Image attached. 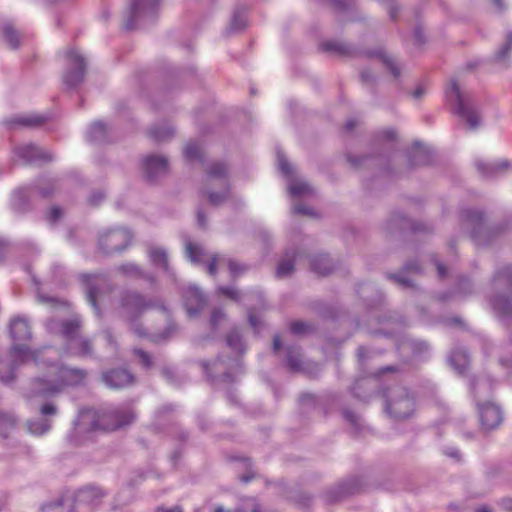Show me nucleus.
I'll use <instances>...</instances> for the list:
<instances>
[{
  "instance_id": "nucleus-1",
  "label": "nucleus",
  "mask_w": 512,
  "mask_h": 512,
  "mask_svg": "<svg viewBox=\"0 0 512 512\" xmlns=\"http://www.w3.org/2000/svg\"><path fill=\"white\" fill-rule=\"evenodd\" d=\"M10 334L14 343L8 360H0V381H11L14 378L15 369L30 362L42 370L41 375L31 382L30 397L50 398L60 393L66 386L78 385L85 379L86 374L83 370L51 363L50 349L42 348L32 351L22 343L31 339L32 336L27 319L22 317L13 319L10 323Z\"/></svg>"
},
{
  "instance_id": "nucleus-2",
  "label": "nucleus",
  "mask_w": 512,
  "mask_h": 512,
  "mask_svg": "<svg viewBox=\"0 0 512 512\" xmlns=\"http://www.w3.org/2000/svg\"><path fill=\"white\" fill-rule=\"evenodd\" d=\"M135 413L130 405L101 408L99 410L86 409L80 412L76 430L86 431H114L131 424Z\"/></svg>"
},
{
  "instance_id": "nucleus-3",
  "label": "nucleus",
  "mask_w": 512,
  "mask_h": 512,
  "mask_svg": "<svg viewBox=\"0 0 512 512\" xmlns=\"http://www.w3.org/2000/svg\"><path fill=\"white\" fill-rule=\"evenodd\" d=\"M185 252L187 258L192 263L205 264L210 275H215L217 269L227 267L232 276H237L243 269L237 262L229 260L221 255L209 254L202 246L191 241H187L185 243Z\"/></svg>"
},
{
  "instance_id": "nucleus-4",
  "label": "nucleus",
  "mask_w": 512,
  "mask_h": 512,
  "mask_svg": "<svg viewBox=\"0 0 512 512\" xmlns=\"http://www.w3.org/2000/svg\"><path fill=\"white\" fill-rule=\"evenodd\" d=\"M78 328V318H73L67 321L52 319L47 323V329L49 332L61 334L66 339L67 354L88 355L91 351L90 342L78 336Z\"/></svg>"
},
{
  "instance_id": "nucleus-5",
  "label": "nucleus",
  "mask_w": 512,
  "mask_h": 512,
  "mask_svg": "<svg viewBox=\"0 0 512 512\" xmlns=\"http://www.w3.org/2000/svg\"><path fill=\"white\" fill-rule=\"evenodd\" d=\"M445 98L455 113L466 121L470 128L475 129L480 123V117L473 103L455 80H451L445 89Z\"/></svg>"
},
{
  "instance_id": "nucleus-6",
  "label": "nucleus",
  "mask_w": 512,
  "mask_h": 512,
  "mask_svg": "<svg viewBox=\"0 0 512 512\" xmlns=\"http://www.w3.org/2000/svg\"><path fill=\"white\" fill-rule=\"evenodd\" d=\"M277 165L279 171L287 177V189L293 198H306L314 194L313 187L302 178L295 175L294 167L288 162L281 151H277Z\"/></svg>"
},
{
  "instance_id": "nucleus-7",
  "label": "nucleus",
  "mask_w": 512,
  "mask_h": 512,
  "mask_svg": "<svg viewBox=\"0 0 512 512\" xmlns=\"http://www.w3.org/2000/svg\"><path fill=\"white\" fill-rule=\"evenodd\" d=\"M386 410L396 419L409 417L414 411L413 398L403 387H396L391 392L385 394Z\"/></svg>"
},
{
  "instance_id": "nucleus-8",
  "label": "nucleus",
  "mask_w": 512,
  "mask_h": 512,
  "mask_svg": "<svg viewBox=\"0 0 512 512\" xmlns=\"http://www.w3.org/2000/svg\"><path fill=\"white\" fill-rule=\"evenodd\" d=\"M227 167L225 164L216 162L207 168V181L211 186L219 185L221 192L217 193L213 190L206 192L209 202L212 205L221 204L228 196L229 189L226 181Z\"/></svg>"
},
{
  "instance_id": "nucleus-9",
  "label": "nucleus",
  "mask_w": 512,
  "mask_h": 512,
  "mask_svg": "<svg viewBox=\"0 0 512 512\" xmlns=\"http://www.w3.org/2000/svg\"><path fill=\"white\" fill-rule=\"evenodd\" d=\"M204 370L211 378L221 377L224 381H233L234 375L242 372V363L239 357L227 361L217 359L213 363H205Z\"/></svg>"
},
{
  "instance_id": "nucleus-10",
  "label": "nucleus",
  "mask_w": 512,
  "mask_h": 512,
  "mask_svg": "<svg viewBox=\"0 0 512 512\" xmlns=\"http://www.w3.org/2000/svg\"><path fill=\"white\" fill-rule=\"evenodd\" d=\"M104 496L105 492L99 487H83L72 497L73 508L78 512H90L101 503Z\"/></svg>"
},
{
  "instance_id": "nucleus-11",
  "label": "nucleus",
  "mask_w": 512,
  "mask_h": 512,
  "mask_svg": "<svg viewBox=\"0 0 512 512\" xmlns=\"http://www.w3.org/2000/svg\"><path fill=\"white\" fill-rule=\"evenodd\" d=\"M151 306L153 303L145 301L141 295L127 292L121 298L120 313L125 319L134 322Z\"/></svg>"
},
{
  "instance_id": "nucleus-12",
  "label": "nucleus",
  "mask_w": 512,
  "mask_h": 512,
  "mask_svg": "<svg viewBox=\"0 0 512 512\" xmlns=\"http://www.w3.org/2000/svg\"><path fill=\"white\" fill-rule=\"evenodd\" d=\"M130 231L124 228L109 230L99 237V246L105 253L123 250L131 241Z\"/></svg>"
},
{
  "instance_id": "nucleus-13",
  "label": "nucleus",
  "mask_w": 512,
  "mask_h": 512,
  "mask_svg": "<svg viewBox=\"0 0 512 512\" xmlns=\"http://www.w3.org/2000/svg\"><path fill=\"white\" fill-rule=\"evenodd\" d=\"M160 0H134L130 7L126 28L131 29L138 21L152 18Z\"/></svg>"
},
{
  "instance_id": "nucleus-14",
  "label": "nucleus",
  "mask_w": 512,
  "mask_h": 512,
  "mask_svg": "<svg viewBox=\"0 0 512 512\" xmlns=\"http://www.w3.org/2000/svg\"><path fill=\"white\" fill-rule=\"evenodd\" d=\"M66 57L69 68L73 69V71H68L65 74L64 81L69 87H73L83 80L85 59L76 49H69Z\"/></svg>"
},
{
  "instance_id": "nucleus-15",
  "label": "nucleus",
  "mask_w": 512,
  "mask_h": 512,
  "mask_svg": "<svg viewBox=\"0 0 512 512\" xmlns=\"http://www.w3.org/2000/svg\"><path fill=\"white\" fill-rule=\"evenodd\" d=\"M14 155V161L22 163H38L52 160V155L50 153L33 144L18 146Z\"/></svg>"
},
{
  "instance_id": "nucleus-16",
  "label": "nucleus",
  "mask_w": 512,
  "mask_h": 512,
  "mask_svg": "<svg viewBox=\"0 0 512 512\" xmlns=\"http://www.w3.org/2000/svg\"><path fill=\"white\" fill-rule=\"evenodd\" d=\"M477 407L481 425L485 429H494L501 423L502 412L497 405L491 402L481 404L477 401Z\"/></svg>"
},
{
  "instance_id": "nucleus-17",
  "label": "nucleus",
  "mask_w": 512,
  "mask_h": 512,
  "mask_svg": "<svg viewBox=\"0 0 512 512\" xmlns=\"http://www.w3.org/2000/svg\"><path fill=\"white\" fill-rule=\"evenodd\" d=\"M184 303L187 314L196 317L206 306L207 301L204 295L196 286H189L184 294Z\"/></svg>"
},
{
  "instance_id": "nucleus-18",
  "label": "nucleus",
  "mask_w": 512,
  "mask_h": 512,
  "mask_svg": "<svg viewBox=\"0 0 512 512\" xmlns=\"http://www.w3.org/2000/svg\"><path fill=\"white\" fill-rule=\"evenodd\" d=\"M143 169L149 180H155L168 170V161L161 155H149L143 160Z\"/></svg>"
},
{
  "instance_id": "nucleus-19",
  "label": "nucleus",
  "mask_w": 512,
  "mask_h": 512,
  "mask_svg": "<svg viewBox=\"0 0 512 512\" xmlns=\"http://www.w3.org/2000/svg\"><path fill=\"white\" fill-rule=\"evenodd\" d=\"M104 383L110 388H123L130 385L134 377L125 369H115L106 372L102 376Z\"/></svg>"
},
{
  "instance_id": "nucleus-20",
  "label": "nucleus",
  "mask_w": 512,
  "mask_h": 512,
  "mask_svg": "<svg viewBox=\"0 0 512 512\" xmlns=\"http://www.w3.org/2000/svg\"><path fill=\"white\" fill-rule=\"evenodd\" d=\"M475 165L479 172L486 177H494L509 167V162L505 159L495 161L477 160Z\"/></svg>"
},
{
  "instance_id": "nucleus-21",
  "label": "nucleus",
  "mask_w": 512,
  "mask_h": 512,
  "mask_svg": "<svg viewBox=\"0 0 512 512\" xmlns=\"http://www.w3.org/2000/svg\"><path fill=\"white\" fill-rule=\"evenodd\" d=\"M73 510V501L70 495H62L41 506V512H72Z\"/></svg>"
},
{
  "instance_id": "nucleus-22",
  "label": "nucleus",
  "mask_w": 512,
  "mask_h": 512,
  "mask_svg": "<svg viewBox=\"0 0 512 512\" xmlns=\"http://www.w3.org/2000/svg\"><path fill=\"white\" fill-rule=\"evenodd\" d=\"M83 279L87 284V287H86L87 299H88L89 303L97 311L98 310L97 301L100 298L98 285L100 283H104L105 279H104V277L99 276V275H84Z\"/></svg>"
},
{
  "instance_id": "nucleus-23",
  "label": "nucleus",
  "mask_w": 512,
  "mask_h": 512,
  "mask_svg": "<svg viewBox=\"0 0 512 512\" xmlns=\"http://www.w3.org/2000/svg\"><path fill=\"white\" fill-rule=\"evenodd\" d=\"M148 255L154 266L172 275L168 262V254L164 248L151 247L148 250Z\"/></svg>"
},
{
  "instance_id": "nucleus-24",
  "label": "nucleus",
  "mask_w": 512,
  "mask_h": 512,
  "mask_svg": "<svg viewBox=\"0 0 512 512\" xmlns=\"http://www.w3.org/2000/svg\"><path fill=\"white\" fill-rule=\"evenodd\" d=\"M311 269L319 275H327L333 270V265L328 255L319 254L310 259Z\"/></svg>"
},
{
  "instance_id": "nucleus-25",
  "label": "nucleus",
  "mask_w": 512,
  "mask_h": 512,
  "mask_svg": "<svg viewBox=\"0 0 512 512\" xmlns=\"http://www.w3.org/2000/svg\"><path fill=\"white\" fill-rule=\"evenodd\" d=\"M108 128L102 121H97L91 124L87 131V138L91 142L102 143L107 140Z\"/></svg>"
},
{
  "instance_id": "nucleus-26",
  "label": "nucleus",
  "mask_w": 512,
  "mask_h": 512,
  "mask_svg": "<svg viewBox=\"0 0 512 512\" xmlns=\"http://www.w3.org/2000/svg\"><path fill=\"white\" fill-rule=\"evenodd\" d=\"M449 362L459 374H462L469 364V358L466 351L459 349L451 353Z\"/></svg>"
},
{
  "instance_id": "nucleus-27",
  "label": "nucleus",
  "mask_w": 512,
  "mask_h": 512,
  "mask_svg": "<svg viewBox=\"0 0 512 512\" xmlns=\"http://www.w3.org/2000/svg\"><path fill=\"white\" fill-rule=\"evenodd\" d=\"M464 220L468 225H473L472 237L477 238L478 231L480 232L484 228L483 215L478 210L467 211L464 214Z\"/></svg>"
},
{
  "instance_id": "nucleus-28",
  "label": "nucleus",
  "mask_w": 512,
  "mask_h": 512,
  "mask_svg": "<svg viewBox=\"0 0 512 512\" xmlns=\"http://www.w3.org/2000/svg\"><path fill=\"white\" fill-rule=\"evenodd\" d=\"M299 256V254L293 252L292 254L286 253L284 258L280 261L277 266V276L278 277H286L290 275V273L294 269V261Z\"/></svg>"
},
{
  "instance_id": "nucleus-29",
  "label": "nucleus",
  "mask_w": 512,
  "mask_h": 512,
  "mask_svg": "<svg viewBox=\"0 0 512 512\" xmlns=\"http://www.w3.org/2000/svg\"><path fill=\"white\" fill-rule=\"evenodd\" d=\"M174 130L171 125L167 123H161L153 126L150 129V135L157 141H165L172 137Z\"/></svg>"
},
{
  "instance_id": "nucleus-30",
  "label": "nucleus",
  "mask_w": 512,
  "mask_h": 512,
  "mask_svg": "<svg viewBox=\"0 0 512 512\" xmlns=\"http://www.w3.org/2000/svg\"><path fill=\"white\" fill-rule=\"evenodd\" d=\"M492 306L501 316L512 317V295L509 298L494 299Z\"/></svg>"
},
{
  "instance_id": "nucleus-31",
  "label": "nucleus",
  "mask_w": 512,
  "mask_h": 512,
  "mask_svg": "<svg viewBox=\"0 0 512 512\" xmlns=\"http://www.w3.org/2000/svg\"><path fill=\"white\" fill-rule=\"evenodd\" d=\"M183 154L188 161H200L202 159V147L198 142L190 141L184 147Z\"/></svg>"
},
{
  "instance_id": "nucleus-32",
  "label": "nucleus",
  "mask_w": 512,
  "mask_h": 512,
  "mask_svg": "<svg viewBox=\"0 0 512 512\" xmlns=\"http://www.w3.org/2000/svg\"><path fill=\"white\" fill-rule=\"evenodd\" d=\"M14 426V416L11 413L0 411V437H7Z\"/></svg>"
},
{
  "instance_id": "nucleus-33",
  "label": "nucleus",
  "mask_w": 512,
  "mask_h": 512,
  "mask_svg": "<svg viewBox=\"0 0 512 512\" xmlns=\"http://www.w3.org/2000/svg\"><path fill=\"white\" fill-rule=\"evenodd\" d=\"M28 430L34 435H43L50 430L51 423L47 419H38L27 423Z\"/></svg>"
},
{
  "instance_id": "nucleus-34",
  "label": "nucleus",
  "mask_w": 512,
  "mask_h": 512,
  "mask_svg": "<svg viewBox=\"0 0 512 512\" xmlns=\"http://www.w3.org/2000/svg\"><path fill=\"white\" fill-rule=\"evenodd\" d=\"M287 364L293 371H300L302 369V361L299 349L290 347L287 350Z\"/></svg>"
},
{
  "instance_id": "nucleus-35",
  "label": "nucleus",
  "mask_w": 512,
  "mask_h": 512,
  "mask_svg": "<svg viewBox=\"0 0 512 512\" xmlns=\"http://www.w3.org/2000/svg\"><path fill=\"white\" fill-rule=\"evenodd\" d=\"M215 512H259V506L254 499L248 498L245 500L242 507L233 511H226L223 507H218Z\"/></svg>"
},
{
  "instance_id": "nucleus-36",
  "label": "nucleus",
  "mask_w": 512,
  "mask_h": 512,
  "mask_svg": "<svg viewBox=\"0 0 512 512\" xmlns=\"http://www.w3.org/2000/svg\"><path fill=\"white\" fill-rule=\"evenodd\" d=\"M227 345L234 351L241 353L244 350V345L241 339V335L237 330H233L227 336Z\"/></svg>"
},
{
  "instance_id": "nucleus-37",
  "label": "nucleus",
  "mask_w": 512,
  "mask_h": 512,
  "mask_svg": "<svg viewBox=\"0 0 512 512\" xmlns=\"http://www.w3.org/2000/svg\"><path fill=\"white\" fill-rule=\"evenodd\" d=\"M473 392L475 394V397H477L480 394L488 395L492 390V385L488 381H486L483 378H478L475 380V382L472 385Z\"/></svg>"
},
{
  "instance_id": "nucleus-38",
  "label": "nucleus",
  "mask_w": 512,
  "mask_h": 512,
  "mask_svg": "<svg viewBox=\"0 0 512 512\" xmlns=\"http://www.w3.org/2000/svg\"><path fill=\"white\" fill-rule=\"evenodd\" d=\"M218 293L225 295L226 297L234 300L241 301L242 299L250 298V294H242L238 290L232 287H219L217 289Z\"/></svg>"
},
{
  "instance_id": "nucleus-39",
  "label": "nucleus",
  "mask_w": 512,
  "mask_h": 512,
  "mask_svg": "<svg viewBox=\"0 0 512 512\" xmlns=\"http://www.w3.org/2000/svg\"><path fill=\"white\" fill-rule=\"evenodd\" d=\"M3 34H4L6 41L11 46V48H17L19 46V35L13 29L12 26L6 25L3 28Z\"/></svg>"
},
{
  "instance_id": "nucleus-40",
  "label": "nucleus",
  "mask_w": 512,
  "mask_h": 512,
  "mask_svg": "<svg viewBox=\"0 0 512 512\" xmlns=\"http://www.w3.org/2000/svg\"><path fill=\"white\" fill-rule=\"evenodd\" d=\"M379 58L381 59L382 63L385 64L391 71L394 77H398L400 75V70L391 56L387 55L385 52H380Z\"/></svg>"
},
{
  "instance_id": "nucleus-41",
  "label": "nucleus",
  "mask_w": 512,
  "mask_h": 512,
  "mask_svg": "<svg viewBox=\"0 0 512 512\" xmlns=\"http://www.w3.org/2000/svg\"><path fill=\"white\" fill-rule=\"evenodd\" d=\"M246 25V18L243 13L235 12L231 22H230V29L232 31H239L243 29Z\"/></svg>"
},
{
  "instance_id": "nucleus-42",
  "label": "nucleus",
  "mask_w": 512,
  "mask_h": 512,
  "mask_svg": "<svg viewBox=\"0 0 512 512\" xmlns=\"http://www.w3.org/2000/svg\"><path fill=\"white\" fill-rule=\"evenodd\" d=\"M119 270L123 273V274H126L128 276H133V277H142L143 273L142 271L139 269V267H137L135 264L133 263H128V264H124L122 266H120Z\"/></svg>"
},
{
  "instance_id": "nucleus-43",
  "label": "nucleus",
  "mask_w": 512,
  "mask_h": 512,
  "mask_svg": "<svg viewBox=\"0 0 512 512\" xmlns=\"http://www.w3.org/2000/svg\"><path fill=\"white\" fill-rule=\"evenodd\" d=\"M44 121L41 116H21L16 119V123L23 126H32Z\"/></svg>"
},
{
  "instance_id": "nucleus-44",
  "label": "nucleus",
  "mask_w": 512,
  "mask_h": 512,
  "mask_svg": "<svg viewBox=\"0 0 512 512\" xmlns=\"http://www.w3.org/2000/svg\"><path fill=\"white\" fill-rule=\"evenodd\" d=\"M495 281L497 283L506 282L508 284H512V271L509 267L505 268L503 271L497 273Z\"/></svg>"
},
{
  "instance_id": "nucleus-45",
  "label": "nucleus",
  "mask_w": 512,
  "mask_h": 512,
  "mask_svg": "<svg viewBox=\"0 0 512 512\" xmlns=\"http://www.w3.org/2000/svg\"><path fill=\"white\" fill-rule=\"evenodd\" d=\"M512 48V34L510 33L508 36H507V41L506 43L500 48V50L498 51L497 53V59L499 61L501 60H504L505 57L507 56L509 50Z\"/></svg>"
},
{
  "instance_id": "nucleus-46",
  "label": "nucleus",
  "mask_w": 512,
  "mask_h": 512,
  "mask_svg": "<svg viewBox=\"0 0 512 512\" xmlns=\"http://www.w3.org/2000/svg\"><path fill=\"white\" fill-rule=\"evenodd\" d=\"M63 211L59 207H51L47 212V220L50 223H56L62 216Z\"/></svg>"
},
{
  "instance_id": "nucleus-47",
  "label": "nucleus",
  "mask_w": 512,
  "mask_h": 512,
  "mask_svg": "<svg viewBox=\"0 0 512 512\" xmlns=\"http://www.w3.org/2000/svg\"><path fill=\"white\" fill-rule=\"evenodd\" d=\"M224 320H225V315L220 310H217V309L213 310L211 319H210V324H211L212 328H217L219 323Z\"/></svg>"
},
{
  "instance_id": "nucleus-48",
  "label": "nucleus",
  "mask_w": 512,
  "mask_h": 512,
  "mask_svg": "<svg viewBox=\"0 0 512 512\" xmlns=\"http://www.w3.org/2000/svg\"><path fill=\"white\" fill-rule=\"evenodd\" d=\"M135 355L139 358L140 362L145 366V367H150L151 366V358L150 356L144 352L143 350H140V349H136L134 351Z\"/></svg>"
},
{
  "instance_id": "nucleus-49",
  "label": "nucleus",
  "mask_w": 512,
  "mask_h": 512,
  "mask_svg": "<svg viewBox=\"0 0 512 512\" xmlns=\"http://www.w3.org/2000/svg\"><path fill=\"white\" fill-rule=\"evenodd\" d=\"M322 49L325 51H335V52H343L342 46L336 42L328 41L324 42L321 45Z\"/></svg>"
},
{
  "instance_id": "nucleus-50",
  "label": "nucleus",
  "mask_w": 512,
  "mask_h": 512,
  "mask_svg": "<svg viewBox=\"0 0 512 512\" xmlns=\"http://www.w3.org/2000/svg\"><path fill=\"white\" fill-rule=\"evenodd\" d=\"M40 412L42 415H45V416L46 415H54L57 412V408L53 403L48 402L41 406Z\"/></svg>"
},
{
  "instance_id": "nucleus-51",
  "label": "nucleus",
  "mask_w": 512,
  "mask_h": 512,
  "mask_svg": "<svg viewBox=\"0 0 512 512\" xmlns=\"http://www.w3.org/2000/svg\"><path fill=\"white\" fill-rule=\"evenodd\" d=\"M292 211L296 214H302L307 216H313L314 213L311 208L302 205H293Z\"/></svg>"
},
{
  "instance_id": "nucleus-52",
  "label": "nucleus",
  "mask_w": 512,
  "mask_h": 512,
  "mask_svg": "<svg viewBox=\"0 0 512 512\" xmlns=\"http://www.w3.org/2000/svg\"><path fill=\"white\" fill-rule=\"evenodd\" d=\"M307 325L304 322H294L291 325V331L294 334H302L306 331Z\"/></svg>"
},
{
  "instance_id": "nucleus-53",
  "label": "nucleus",
  "mask_w": 512,
  "mask_h": 512,
  "mask_svg": "<svg viewBox=\"0 0 512 512\" xmlns=\"http://www.w3.org/2000/svg\"><path fill=\"white\" fill-rule=\"evenodd\" d=\"M104 193L102 191L94 192L89 199L91 205H97L104 199Z\"/></svg>"
},
{
  "instance_id": "nucleus-54",
  "label": "nucleus",
  "mask_w": 512,
  "mask_h": 512,
  "mask_svg": "<svg viewBox=\"0 0 512 512\" xmlns=\"http://www.w3.org/2000/svg\"><path fill=\"white\" fill-rule=\"evenodd\" d=\"M344 417L351 422L353 425H358V416L352 411H345Z\"/></svg>"
},
{
  "instance_id": "nucleus-55",
  "label": "nucleus",
  "mask_w": 512,
  "mask_h": 512,
  "mask_svg": "<svg viewBox=\"0 0 512 512\" xmlns=\"http://www.w3.org/2000/svg\"><path fill=\"white\" fill-rule=\"evenodd\" d=\"M471 288V283L469 280H463L459 284V293L466 295L468 290Z\"/></svg>"
},
{
  "instance_id": "nucleus-56",
  "label": "nucleus",
  "mask_w": 512,
  "mask_h": 512,
  "mask_svg": "<svg viewBox=\"0 0 512 512\" xmlns=\"http://www.w3.org/2000/svg\"><path fill=\"white\" fill-rule=\"evenodd\" d=\"M37 298L42 303L60 304V302L57 299H54L49 296H44L40 293H38Z\"/></svg>"
},
{
  "instance_id": "nucleus-57",
  "label": "nucleus",
  "mask_w": 512,
  "mask_h": 512,
  "mask_svg": "<svg viewBox=\"0 0 512 512\" xmlns=\"http://www.w3.org/2000/svg\"><path fill=\"white\" fill-rule=\"evenodd\" d=\"M395 279L402 286H405V287L412 286V281L405 276L398 275L395 277Z\"/></svg>"
},
{
  "instance_id": "nucleus-58",
  "label": "nucleus",
  "mask_w": 512,
  "mask_h": 512,
  "mask_svg": "<svg viewBox=\"0 0 512 512\" xmlns=\"http://www.w3.org/2000/svg\"><path fill=\"white\" fill-rule=\"evenodd\" d=\"M426 93V88L424 86H418L413 92V97L415 99H420Z\"/></svg>"
},
{
  "instance_id": "nucleus-59",
  "label": "nucleus",
  "mask_w": 512,
  "mask_h": 512,
  "mask_svg": "<svg viewBox=\"0 0 512 512\" xmlns=\"http://www.w3.org/2000/svg\"><path fill=\"white\" fill-rule=\"evenodd\" d=\"M248 319H249L250 325L256 330L257 325H258V320L252 311H249Z\"/></svg>"
},
{
  "instance_id": "nucleus-60",
  "label": "nucleus",
  "mask_w": 512,
  "mask_h": 512,
  "mask_svg": "<svg viewBox=\"0 0 512 512\" xmlns=\"http://www.w3.org/2000/svg\"><path fill=\"white\" fill-rule=\"evenodd\" d=\"M133 331L140 337L146 336V333L142 331L139 327V324L133 323L132 324Z\"/></svg>"
},
{
  "instance_id": "nucleus-61",
  "label": "nucleus",
  "mask_w": 512,
  "mask_h": 512,
  "mask_svg": "<svg viewBox=\"0 0 512 512\" xmlns=\"http://www.w3.org/2000/svg\"><path fill=\"white\" fill-rule=\"evenodd\" d=\"M280 346H281L280 338L278 336L274 337V341H273L274 352L277 353L280 350Z\"/></svg>"
},
{
  "instance_id": "nucleus-62",
  "label": "nucleus",
  "mask_w": 512,
  "mask_h": 512,
  "mask_svg": "<svg viewBox=\"0 0 512 512\" xmlns=\"http://www.w3.org/2000/svg\"><path fill=\"white\" fill-rule=\"evenodd\" d=\"M157 512H181L180 507L175 506L173 508H159Z\"/></svg>"
},
{
  "instance_id": "nucleus-63",
  "label": "nucleus",
  "mask_w": 512,
  "mask_h": 512,
  "mask_svg": "<svg viewBox=\"0 0 512 512\" xmlns=\"http://www.w3.org/2000/svg\"><path fill=\"white\" fill-rule=\"evenodd\" d=\"M436 266H437V271H438L439 276L444 277L446 274L444 266L440 263H437Z\"/></svg>"
},
{
  "instance_id": "nucleus-64",
  "label": "nucleus",
  "mask_w": 512,
  "mask_h": 512,
  "mask_svg": "<svg viewBox=\"0 0 512 512\" xmlns=\"http://www.w3.org/2000/svg\"><path fill=\"white\" fill-rule=\"evenodd\" d=\"M501 364L507 368H509L512 372V360H505V359H501Z\"/></svg>"
}]
</instances>
